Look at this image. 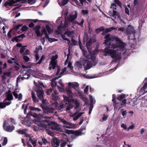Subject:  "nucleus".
<instances>
[{"instance_id":"15","label":"nucleus","mask_w":147,"mask_h":147,"mask_svg":"<svg viewBox=\"0 0 147 147\" xmlns=\"http://www.w3.org/2000/svg\"><path fill=\"white\" fill-rule=\"evenodd\" d=\"M8 123L7 121H4L3 125L4 128L5 130L7 131L11 132L14 129V127L13 125H8L6 126L5 125Z\"/></svg>"},{"instance_id":"32","label":"nucleus","mask_w":147,"mask_h":147,"mask_svg":"<svg viewBox=\"0 0 147 147\" xmlns=\"http://www.w3.org/2000/svg\"><path fill=\"white\" fill-rule=\"evenodd\" d=\"M105 30L104 27H100V28L97 29L96 30V32L97 33H99L100 32Z\"/></svg>"},{"instance_id":"40","label":"nucleus","mask_w":147,"mask_h":147,"mask_svg":"<svg viewBox=\"0 0 147 147\" xmlns=\"http://www.w3.org/2000/svg\"><path fill=\"white\" fill-rule=\"evenodd\" d=\"M57 88H58V89L59 91L60 92H64L65 89L64 88V86L63 87L61 86V87L60 86H58Z\"/></svg>"},{"instance_id":"42","label":"nucleus","mask_w":147,"mask_h":147,"mask_svg":"<svg viewBox=\"0 0 147 147\" xmlns=\"http://www.w3.org/2000/svg\"><path fill=\"white\" fill-rule=\"evenodd\" d=\"M89 98L91 104H93L95 103V100H93V97L92 96L89 95Z\"/></svg>"},{"instance_id":"31","label":"nucleus","mask_w":147,"mask_h":147,"mask_svg":"<svg viewBox=\"0 0 147 147\" xmlns=\"http://www.w3.org/2000/svg\"><path fill=\"white\" fill-rule=\"evenodd\" d=\"M121 127L125 130H128V127L126 124L122 123L121 125Z\"/></svg>"},{"instance_id":"59","label":"nucleus","mask_w":147,"mask_h":147,"mask_svg":"<svg viewBox=\"0 0 147 147\" xmlns=\"http://www.w3.org/2000/svg\"><path fill=\"white\" fill-rule=\"evenodd\" d=\"M35 33L38 36H39L40 35V32L38 30H36L35 31Z\"/></svg>"},{"instance_id":"6","label":"nucleus","mask_w":147,"mask_h":147,"mask_svg":"<svg viewBox=\"0 0 147 147\" xmlns=\"http://www.w3.org/2000/svg\"><path fill=\"white\" fill-rule=\"evenodd\" d=\"M67 69V68L66 67H65L60 72L61 68L60 67H57V72L56 74V75H59L60 76H59L58 77H55V78L51 80V86L53 87H55L57 85V82L55 81L56 80L58 79L59 78H60L63 75L64 73H66V71Z\"/></svg>"},{"instance_id":"17","label":"nucleus","mask_w":147,"mask_h":147,"mask_svg":"<svg viewBox=\"0 0 147 147\" xmlns=\"http://www.w3.org/2000/svg\"><path fill=\"white\" fill-rule=\"evenodd\" d=\"M59 140L57 138H54L51 141V144L53 146L59 147Z\"/></svg>"},{"instance_id":"62","label":"nucleus","mask_w":147,"mask_h":147,"mask_svg":"<svg viewBox=\"0 0 147 147\" xmlns=\"http://www.w3.org/2000/svg\"><path fill=\"white\" fill-rule=\"evenodd\" d=\"M25 50L24 47H21L20 50V52L21 53H23L24 51Z\"/></svg>"},{"instance_id":"20","label":"nucleus","mask_w":147,"mask_h":147,"mask_svg":"<svg viewBox=\"0 0 147 147\" xmlns=\"http://www.w3.org/2000/svg\"><path fill=\"white\" fill-rule=\"evenodd\" d=\"M7 98L5 99L7 100H7L8 102H10V101L12 100L13 99V96L12 94L10 93V91L9 90L7 93Z\"/></svg>"},{"instance_id":"33","label":"nucleus","mask_w":147,"mask_h":147,"mask_svg":"<svg viewBox=\"0 0 147 147\" xmlns=\"http://www.w3.org/2000/svg\"><path fill=\"white\" fill-rule=\"evenodd\" d=\"M42 34H45V38H48V36L47 34L46 30L45 29V28H43L42 30Z\"/></svg>"},{"instance_id":"49","label":"nucleus","mask_w":147,"mask_h":147,"mask_svg":"<svg viewBox=\"0 0 147 147\" xmlns=\"http://www.w3.org/2000/svg\"><path fill=\"white\" fill-rule=\"evenodd\" d=\"M23 59L24 61L26 62H28V61L30 59L28 57L26 56H24Z\"/></svg>"},{"instance_id":"9","label":"nucleus","mask_w":147,"mask_h":147,"mask_svg":"<svg viewBox=\"0 0 147 147\" xmlns=\"http://www.w3.org/2000/svg\"><path fill=\"white\" fill-rule=\"evenodd\" d=\"M116 7L117 6L114 3L112 4L110 8L113 9V12L111 11H109V15L115 18H116L117 16L118 18L119 17L118 13L115 10L117 9Z\"/></svg>"},{"instance_id":"47","label":"nucleus","mask_w":147,"mask_h":147,"mask_svg":"<svg viewBox=\"0 0 147 147\" xmlns=\"http://www.w3.org/2000/svg\"><path fill=\"white\" fill-rule=\"evenodd\" d=\"M121 114L124 117V118L125 117V116L127 115V112L126 110L124 111L121 112Z\"/></svg>"},{"instance_id":"10","label":"nucleus","mask_w":147,"mask_h":147,"mask_svg":"<svg viewBox=\"0 0 147 147\" xmlns=\"http://www.w3.org/2000/svg\"><path fill=\"white\" fill-rule=\"evenodd\" d=\"M58 57L57 55H55L52 56L51 60L50 62L49 67V68L50 70L51 69H54L55 68L57 64V59Z\"/></svg>"},{"instance_id":"25","label":"nucleus","mask_w":147,"mask_h":147,"mask_svg":"<svg viewBox=\"0 0 147 147\" xmlns=\"http://www.w3.org/2000/svg\"><path fill=\"white\" fill-rule=\"evenodd\" d=\"M37 75L41 77V78H42V79L45 80L48 79L49 78V76L41 73H38Z\"/></svg>"},{"instance_id":"2","label":"nucleus","mask_w":147,"mask_h":147,"mask_svg":"<svg viewBox=\"0 0 147 147\" xmlns=\"http://www.w3.org/2000/svg\"><path fill=\"white\" fill-rule=\"evenodd\" d=\"M31 115L36 119L34 120V122L35 124L39 127H46L47 125H48L50 128L59 132H65L66 134H70L71 133V130L66 129V128H72L75 127L74 124L67 122L63 119H61V121L65 125L62 127H59L57 124L54 122L50 121L47 119H42L41 118L43 117L41 114L38 115L36 113H34L31 114Z\"/></svg>"},{"instance_id":"19","label":"nucleus","mask_w":147,"mask_h":147,"mask_svg":"<svg viewBox=\"0 0 147 147\" xmlns=\"http://www.w3.org/2000/svg\"><path fill=\"white\" fill-rule=\"evenodd\" d=\"M13 94L16 99H17L19 100H21L22 97V95L20 93L18 94L17 91H15L13 92Z\"/></svg>"},{"instance_id":"38","label":"nucleus","mask_w":147,"mask_h":147,"mask_svg":"<svg viewBox=\"0 0 147 147\" xmlns=\"http://www.w3.org/2000/svg\"><path fill=\"white\" fill-rule=\"evenodd\" d=\"M29 108L32 111H40L41 110V109L38 108H35L32 106H30Z\"/></svg>"},{"instance_id":"61","label":"nucleus","mask_w":147,"mask_h":147,"mask_svg":"<svg viewBox=\"0 0 147 147\" xmlns=\"http://www.w3.org/2000/svg\"><path fill=\"white\" fill-rule=\"evenodd\" d=\"M11 31H10L8 32L7 33V37L9 38H10L11 37Z\"/></svg>"},{"instance_id":"12","label":"nucleus","mask_w":147,"mask_h":147,"mask_svg":"<svg viewBox=\"0 0 147 147\" xmlns=\"http://www.w3.org/2000/svg\"><path fill=\"white\" fill-rule=\"evenodd\" d=\"M81 109L80 108H79L78 110H77L76 112L70 115L71 117L73 118L74 121H76L78 120L84 113L83 112L79 113Z\"/></svg>"},{"instance_id":"13","label":"nucleus","mask_w":147,"mask_h":147,"mask_svg":"<svg viewBox=\"0 0 147 147\" xmlns=\"http://www.w3.org/2000/svg\"><path fill=\"white\" fill-rule=\"evenodd\" d=\"M26 137H27V141L31 143L33 146L35 147L36 146L37 140L36 139L33 138L28 134H26Z\"/></svg>"},{"instance_id":"48","label":"nucleus","mask_w":147,"mask_h":147,"mask_svg":"<svg viewBox=\"0 0 147 147\" xmlns=\"http://www.w3.org/2000/svg\"><path fill=\"white\" fill-rule=\"evenodd\" d=\"M45 58V57L44 55H42L41 58L40 59L39 61L38 62L36 63V64H40L42 60Z\"/></svg>"},{"instance_id":"24","label":"nucleus","mask_w":147,"mask_h":147,"mask_svg":"<svg viewBox=\"0 0 147 147\" xmlns=\"http://www.w3.org/2000/svg\"><path fill=\"white\" fill-rule=\"evenodd\" d=\"M11 76V72L10 71H7L3 73V75L2 76V78L3 79L5 80L7 77H10Z\"/></svg>"},{"instance_id":"60","label":"nucleus","mask_w":147,"mask_h":147,"mask_svg":"<svg viewBox=\"0 0 147 147\" xmlns=\"http://www.w3.org/2000/svg\"><path fill=\"white\" fill-rule=\"evenodd\" d=\"M58 83L62 87L64 86V84L62 83L61 80H60L58 82Z\"/></svg>"},{"instance_id":"56","label":"nucleus","mask_w":147,"mask_h":147,"mask_svg":"<svg viewBox=\"0 0 147 147\" xmlns=\"http://www.w3.org/2000/svg\"><path fill=\"white\" fill-rule=\"evenodd\" d=\"M68 66L70 68L71 70H72L73 69V67L72 66V64L71 62H70L68 64Z\"/></svg>"},{"instance_id":"23","label":"nucleus","mask_w":147,"mask_h":147,"mask_svg":"<svg viewBox=\"0 0 147 147\" xmlns=\"http://www.w3.org/2000/svg\"><path fill=\"white\" fill-rule=\"evenodd\" d=\"M77 95L78 96H80V98L84 102L85 104H86V103L88 102V99L86 96L82 95V92L81 95H79L78 94H77Z\"/></svg>"},{"instance_id":"37","label":"nucleus","mask_w":147,"mask_h":147,"mask_svg":"<svg viewBox=\"0 0 147 147\" xmlns=\"http://www.w3.org/2000/svg\"><path fill=\"white\" fill-rule=\"evenodd\" d=\"M84 134V133L82 132L81 131H77L75 132V134L77 136H81Z\"/></svg>"},{"instance_id":"51","label":"nucleus","mask_w":147,"mask_h":147,"mask_svg":"<svg viewBox=\"0 0 147 147\" xmlns=\"http://www.w3.org/2000/svg\"><path fill=\"white\" fill-rule=\"evenodd\" d=\"M115 2L119 6H121V2L119 0H114Z\"/></svg>"},{"instance_id":"4","label":"nucleus","mask_w":147,"mask_h":147,"mask_svg":"<svg viewBox=\"0 0 147 147\" xmlns=\"http://www.w3.org/2000/svg\"><path fill=\"white\" fill-rule=\"evenodd\" d=\"M63 97L64 101L61 102L60 104H58L57 102L55 101L52 103L53 106L55 107L56 108L62 111L63 110L69 111L73 107V103L70 101L68 98L63 95Z\"/></svg>"},{"instance_id":"18","label":"nucleus","mask_w":147,"mask_h":147,"mask_svg":"<svg viewBox=\"0 0 147 147\" xmlns=\"http://www.w3.org/2000/svg\"><path fill=\"white\" fill-rule=\"evenodd\" d=\"M11 103L10 102L7 101V100L5 99L4 102L0 103V107L1 108H5L6 106L9 105Z\"/></svg>"},{"instance_id":"3","label":"nucleus","mask_w":147,"mask_h":147,"mask_svg":"<svg viewBox=\"0 0 147 147\" xmlns=\"http://www.w3.org/2000/svg\"><path fill=\"white\" fill-rule=\"evenodd\" d=\"M98 51L97 50H94L91 54L90 58H88V56L86 55L87 52L86 51H83V55L86 57V59H84V67L85 70L89 69L96 65L97 63V60L96 58V55Z\"/></svg>"},{"instance_id":"27","label":"nucleus","mask_w":147,"mask_h":147,"mask_svg":"<svg viewBox=\"0 0 147 147\" xmlns=\"http://www.w3.org/2000/svg\"><path fill=\"white\" fill-rule=\"evenodd\" d=\"M27 131V130L26 129H19L17 131V132L19 134H24L26 136V134H26Z\"/></svg>"},{"instance_id":"34","label":"nucleus","mask_w":147,"mask_h":147,"mask_svg":"<svg viewBox=\"0 0 147 147\" xmlns=\"http://www.w3.org/2000/svg\"><path fill=\"white\" fill-rule=\"evenodd\" d=\"M52 97L53 99L55 101L57 100L58 99V97L57 95V94H53V93L52 94ZM55 101L54 102H55Z\"/></svg>"},{"instance_id":"28","label":"nucleus","mask_w":147,"mask_h":147,"mask_svg":"<svg viewBox=\"0 0 147 147\" xmlns=\"http://www.w3.org/2000/svg\"><path fill=\"white\" fill-rule=\"evenodd\" d=\"M68 1V0H62L61 3H59V4L60 6H63L65 5Z\"/></svg>"},{"instance_id":"63","label":"nucleus","mask_w":147,"mask_h":147,"mask_svg":"<svg viewBox=\"0 0 147 147\" xmlns=\"http://www.w3.org/2000/svg\"><path fill=\"white\" fill-rule=\"evenodd\" d=\"M117 28V27H112L110 28H109V31L110 32L112 31L113 30L115 29H116Z\"/></svg>"},{"instance_id":"52","label":"nucleus","mask_w":147,"mask_h":147,"mask_svg":"<svg viewBox=\"0 0 147 147\" xmlns=\"http://www.w3.org/2000/svg\"><path fill=\"white\" fill-rule=\"evenodd\" d=\"M7 139L6 138H5L3 140V146L5 145L7 143Z\"/></svg>"},{"instance_id":"26","label":"nucleus","mask_w":147,"mask_h":147,"mask_svg":"<svg viewBox=\"0 0 147 147\" xmlns=\"http://www.w3.org/2000/svg\"><path fill=\"white\" fill-rule=\"evenodd\" d=\"M31 95L32 97L33 102L35 103H37L39 101L38 99L36 97L34 93L33 92H32Z\"/></svg>"},{"instance_id":"7","label":"nucleus","mask_w":147,"mask_h":147,"mask_svg":"<svg viewBox=\"0 0 147 147\" xmlns=\"http://www.w3.org/2000/svg\"><path fill=\"white\" fill-rule=\"evenodd\" d=\"M36 1V0H9L7 4L10 6H13L15 5L14 3L17 2H20L24 3L27 1L28 3L32 4L35 3Z\"/></svg>"},{"instance_id":"8","label":"nucleus","mask_w":147,"mask_h":147,"mask_svg":"<svg viewBox=\"0 0 147 147\" xmlns=\"http://www.w3.org/2000/svg\"><path fill=\"white\" fill-rule=\"evenodd\" d=\"M135 33L136 31L133 26L131 25H128L125 31V33L127 35H128V39H132V38H130L131 36L134 37Z\"/></svg>"},{"instance_id":"46","label":"nucleus","mask_w":147,"mask_h":147,"mask_svg":"<svg viewBox=\"0 0 147 147\" xmlns=\"http://www.w3.org/2000/svg\"><path fill=\"white\" fill-rule=\"evenodd\" d=\"M47 111L49 113H53V109L52 108H49L47 109Z\"/></svg>"},{"instance_id":"41","label":"nucleus","mask_w":147,"mask_h":147,"mask_svg":"<svg viewBox=\"0 0 147 147\" xmlns=\"http://www.w3.org/2000/svg\"><path fill=\"white\" fill-rule=\"evenodd\" d=\"M8 121L9 122H10L11 123L13 124H15V120H14V119H13L12 118H10L8 120Z\"/></svg>"},{"instance_id":"36","label":"nucleus","mask_w":147,"mask_h":147,"mask_svg":"<svg viewBox=\"0 0 147 147\" xmlns=\"http://www.w3.org/2000/svg\"><path fill=\"white\" fill-rule=\"evenodd\" d=\"M46 28L49 34H50L52 31V30L51 29V27L48 25H46Z\"/></svg>"},{"instance_id":"29","label":"nucleus","mask_w":147,"mask_h":147,"mask_svg":"<svg viewBox=\"0 0 147 147\" xmlns=\"http://www.w3.org/2000/svg\"><path fill=\"white\" fill-rule=\"evenodd\" d=\"M126 97V95L125 94H121L119 97H118L117 98V99L119 100H121L123 98H124Z\"/></svg>"},{"instance_id":"50","label":"nucleus","mask_w":147,"mask_h":147,"mask_svg":"<svg viewBox=\"0 0 147 147\" xmlns=\"http://www.w3.org/2000/svg\"><path fill=\"white\" fill-rule=\"evenodd\" d=\"M28 27L26 26H23L21 30L22 31H25L27 30Z\"/></svg>"},{"instance_id":"14","label":"nucleus","mask_w":147,"mask_h":147,"mask_svg":"<svg viewBox=\"0 0 147 147\" xmlns=\"http://www.w3.org/2000/svg\"><path fill=\"white\" fill-rule=\"evenodd\" d=\"M28 72L27 73H25V74L23 75L22 77L21 78L22 80L28 79L29 78L30 76V75L29 72H30V73L35 77H38L34 75L35 74H36V71L31 69L29 70Z\"/></svg>"},{"instance_id":"22","label":"nucleus","mask_w":147,"mask_h":147,"mask_svg":"<svg viewBox=\"0 0 147 147\" xmlns=\"http://www.w3.org/2000/svg\"><path fill=\"white\" fill-rule=\"evenodd\" d=\"M65 91L67 94L71 98H73L74 96V94L72 93L69 88H66L65 89Z\"/></svg>"},{"instance_id":"58","label":"nucleus","mask_w":147,"mask_h":147,"mask_svg":"<svg viewBox=\"0 0 147 147\" xmlns=\"http://www.w3.org/2000/svg\"><path fill=\"white\" fill-rule=\"evenodd\" d=\"M131 123L133 124L132 123ZM134 125L133 124H132L130 126L128 127V131L130 129H132L134 128Z\"/></svg>"},{"instance_id":"45","label":"nucleus","mask_w":147,"mask_h":147,"mask_svg":"<svg viewBox=\"0 0 147 147\" xmlns=\"http://www.w3.org/2000/svg\"><path fill=\"white\" fill-rule=\"evenodd\" d=\"M75 66L77 67L80 68L81 67L82 65L79 62H77L75 64Z\"/></svg>"},{"instance_id":"64","label":"nucleus","mask_w":147,"mask_h":147,"mask_svg":"<svg viewBox=\"0 0 147 147\" xmlns=\"http://www.w3.org/2000/svg\"><path fill=\"white\" fill-rule=\"evenodd\" d=\"M52 92V90L51 89H49L47 90V95H49Z\"/></svg>"},{"instance_id":"43","label":"nucleus","mask_w":147,"mask_h":147,"mask_svg":"<svg viewBox=\"0 0 147 147\" xmlns=\"http://www.w3.org/2000/svg\"><path fill=\"white\" fill-rule=\"evenodd\" d=\"M81 12L83 15H86L88 14V10H82Z\"/></svg>"},{"instance_id":"44","label":"nucleus","mask_w":147,"mask_h":147,"mask_svg":"<svg viewBox=\"0 0 147 147\" xmlns=\"http://www.w3.org/2000/svg\"><path fill=\"white\" fill-rule=\"evenodd\" d=\"M67 144V142L64 141H63L62 142L61 144V147H64Z\"/></svg>"},{"instance_id":"30","label":"nucleus","mask_w":147,"mask_h":147,"mask_svg":"<svg viewBox=\"0 0 147 147\" xmlns=\"http://www.w3.org/2000/svg\"><path fill=\"white\" fill-rule=\"evenodd\" d=\"M42 142H40L39 141L38 142V143L40 144V145H42V144H46L47 143V141L46 139L44 138H42Z\"/></svg>"},{"instance_id":"5","label":"nucleus","mask_w":147,"mask_h":147,"mask_svg":"<svg viewBox=\"0 0 147 147\" xmlns=\"http://www.w3.org/2000/svg\"><path fill=\"white\" fill-rule=\"evenodd\" d=\"M77 15L78 13L76 11L73 12L72 14L70 15L68 18L69 21L67 22L65 21V27L70 29H71V28H73L74 29L73 26L74 24H78V25L82 26L84 22L83 20L82 19L80 23H78L75 20L77 17Z\"/></svg>"},{"instance_id":"53","label":"nucleus","mask_w":147,"mask_h":147,"mask_svg":"<svg viewBox=\"0 0 147 147\" xmlns=\"http://www.w3.org/2000/svg\"><path fill=\"white\" fill-rule=\"evenodd\" d=\"M126 99H124L121 102V105L122 106H123L124 105H125L126 103Z\"/></svg>"},{"instance_id":"16","label":"nucleus","mask_w":147,"mask_h":147,"mask_svg":"<svg viewBox=\"0 0 147 147\" xmlns=\"http://www.w3.org/2000/svg\"><path fill=\"white\" fill-rule=\"evenodd\" d=\"M37 92V95L40 100L43 99V96L44 94V91L42 88H39L38 89L36 90Z\"/></svg>"},{"instance_id":"55","label":"nucleus","mask_w":147,"mask_h":147,"mask_svg":"<svg viewBox=\"0 0 147 147\" xmlns=\"http://www.w3.org/2000/svg\"><path fill=\"white\" fill-rule=\"evenodd\" d=\"M22 26V24H19L16 26L14 27V28L16 30H18V29H19V28L20 27H21Z\"/></svg>"},{"instance_id":"1","label":"nucleus","mask_w":147,"mask_h":147,"mask_svg":"<svg viewBox=\"0 0 147 147\" xmlns=\"http://www.w3.org/2000/svg\"><path fill=\"white\" fill-rule=\"evenodd\" d=\"M105 44L110 43V41L115 40L116 42L112 43L102 51L103 55L105 56H110L113 59L117 60L121 58L122 54H125L127 51L125 48L126 44L121 40L115 36H111L110 34H107L105 37Z\"/></svg>"},{"instance_id":"57","label":"nucleus","mask_w":147,"mask_h":147,"mask_svg":"<svg viewBox=\"0 0 147 147\" xmlns=\"http://www.w3.org/2000/svg\"><path fill=\"white\" fill-rule=\"evenodd\" d=\"M125 13L127 14L128 15H129V8L127 7H125Z\"/></svg>"},{"instance_id":"39","label":"nucleus","mask_w":147,"mask_h":147,"mask_svg":"<svg viewBox=\"0 0 147 147\" xmlns=\"http://www.w3.org/2000/svg\"><path fill=\"white\" fill-rule=\"evenodd\" d=\"M108 117V115H104L102 119H100V121L101 122H103L104 121H105L107 119Z\"/></svg>"},{"instance_id":"11","label":"nucleus","mask_w":147,"mask_h":147,"mask_svg":"<svg viewBox=\"0 0 147 147\" xmlns=\"http://www.w3.org/2000/svg\"><path fill=\"white\" fill-rule=\"evenodd\" d=\"M68 84L69 87H72L76 91L75 93L76 95H77V94H78L79 95H81V91L77 88L79 86V84L77 82H69Z\"/></svg>"},{"instance_id":"35","label":"nucleus","mask_w":147,"mask_h":147,"mask_svg":"<svg viewBox=\"0 0 147 147\" xmlns=\"http://www.w3.org/2000/svg\"><path fill=\"white\" fill-rule=\"evenodd\" d=\"M74 33V31H69L68 30L67 31L65 32V34L67 36H71Z\"/></svg>"},{"instance_id":"54","label":"nucleus","mask_w":147,"mask_h":147,"mask_svg":"<svg viewBox=\"0 0 147 147\" xmlns=\"http://www.w3.org/2000/svg\"><path fill=\"white\" fill-rule=\"evenodd\" d=\"M84 117H82L80 118V120L79 123V124L81 125L83 123V121L84 120Z\"/></svg>"},{"instance_id":"21","label":"nucleus","mask_w":147,"mask_h":147,"mask_svg":"<svg viewBox=\"0 0 147 147\" xmlns=\"http://www.w3.org/2000/svg\"><path fill=\"white\" fill-rule=\"evenodd\" d=\"M71 100L72 102L75 105V109H77L79 107L80 102L79 100L76 99L75 100L72 99Z\"/></svg>"}]
</instances>
